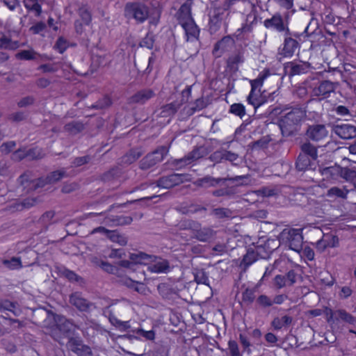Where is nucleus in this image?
Wrapping results in <instances>:
<instances>
[{
  "instance_id": "obj_1",
  "label": "nucleus",
  "mask_w": 356,
  "mask_h": 356,
  "mask_svg": "<svg viewBox=\"0 0 356 356\" xmlns=\"http://www.w3.org/2000/svg\"><path fill=\"white\" fill-rule=\"evenodd\" d=\"M284 114L279 120V127L284 137L294 136L300 129L302 122L306 117V111L302 107L296 106L286 108Z\"/></svg>"
},
{
  "instance_id": "obj_2",
  "label": "nucleus",
  "mask_w": 356,
  "mask_h": 356,
  "mask_svg": "<svg viewBox=\"0 0 356 356\" xmlns=\"http://www.w3.org/2000/svg\"><path fill=\"white\" fill-rule=\"evenodd\" d=\"M307 87L311 90L312 96L321 97L320 100L330 97L336 89V83L328 80L320 81L316 78H311L306 81Z\"/></svg>"
},
{
  "instance_id": "obj_3",
  "label": "nucleus",
  "mask_w": 356,
  "mask_h": 356,
  "mask_svg": "<svg viewBox=\"0 0 356 356\" xmlns=\"http://www.w3.org/2000/svg\"><path fill=\"white\" fill-rule=\"evenodd\" d=\"M280 243L289 245V248L297 252L302 250L303 236L301 229L285 228L278 235Z\"/></svg>"
},
{
  "instance_id": "obj_4",
  "label": "nucleus",
  "mask_w": 356,
  "mask_h": 356,
  "mask_svg": "<svg viewBox=\"0 0 356 356\" xmlns=\"http://www.w3.org/2000/svg\"><path fill=\"white\" fill-rule=\"evenodd\" d=\"M232 4V0H226L222 6L214 7L209 13V31L216 33L221 27L223 20L229 15L228 10Z\"/></svg>"
},
{
  "instance_id": "obj_5",
  "label": "nucleus",
  "mask_w": 356,
  "mask_h": 356,
  "mask_svg": "<svg viewBox=\"0 0 356 356\" xmlns=\"http://www.w3.org/2000/svg\"><path fill=\"white\" fill-rule=\"evenodd\" d=\"M124 17L134 19L138 24H142L149 17V8L143 2H128L124 6Z\"/></svg>"
},
{
  "instance_id": "obj_6",
  "label": "nucleus",
  "mask_w": 356,
  "mask_h": 356,
  "mask_svg": "<svg viewBox=\"0 0 356 356\" xmlns=\"http://www.w3.org/2000/svg\"><path fill=\"white\" fill-rule=\"evenodd\" d=\"M169 147L165 145L159 146L154 151L148 153L139 161V168L142 170H147L161 162L167 156Z\"/></svg>"
},
{
  "instance_id": "obj_7",
  "label": "nucleus",
  "mask_w": 356,
  "mask_h": 356,
  "mask_svg": "<svg viewBox=\"0 0 356 356\" xmlns=\"http://www.w3.org/2000/svg\"><path fill=\"white\" fill-rule=\"evenodd\" d=\"M169 147L165 145L159 146L154 151L148 153L139 161V168L142 170H147L161 162L167 156Z\"/></svg>"
},
{
  "instance_id": "obj_8",
  "label": "nucleus",
  "mask_w": 356,
  "mask_h": 356,
  "mask_svg": "<svg viewBox=\"0 0 356 356\" xmlns=\"http://www.w3.org/2000/svg\"><path fill=\"white\" fill-rule=\"evenodd\" d=\"M249 179V175L236 176L234 177H218L216 178L210 175H206L202 178H199L194 181V185L204 188H216L219 185H222L227 181H245Z\"/></svg>"
},
{
  "instance_id": "obj_9",
  "label": "nucleus",
  "mask_w": 356,
  "mask_h": 356,
  "mask_svg": "<svg viewBox=\"0 0 356 356\" xmlns=\"http://www.w3.org/2000/svg\"><path fill=\"white\" fill-rule=\"evenodd\" d=\"M209 154L208 148L204 145L196 146L181 159H175L172 165L176 169L182 168L192 163L199 160Z\"/></svg>"
},
{
  "instance_id": "obj_10",
  "label": "nucleus",
  "mask_w": 356,
  "mask_h": 356,
  "mask_svg": "<svg viewBox=\"0 0 356 356\" xmlns=\"http://www.w3.org/2000/svg\"><path fill=\"white\" fill-rule=\"evenodd\" d=\"M311 65L308 62H303L301 60L287 62L284 65V70L285 74L289 77L300 75L307 73Z\"/></svg>"
},
{
  "instance_id": "obj_11",
  "label": "nucleus",
  "mask_w": 356,
  "mask_h": 356,
  "mask_svg": "<svg viewBox=\"0 0 356 356\" xmlns=\"http://www.w3.org/2000/svg\"><path fill=\"white\" fill-rule=\"evenodd\" d=\"M67 346L77 356H92L90 347L83 344L82 340L78 337H70Z\"/></svg>"
},
{
  "instance_id": "obj_12",
  "label": "nucleus",
  "mask_w": 356,
  "mask_h": 356,
  "mask_svg": "<svg viewBox=\"0 0 356 356\" xmlns=\"http://www.w3.org/2000/svg\"><path fill=\"white\" fill-rule=\"evenodd\" d=\"M184 180V175L174 173L160 177L156 181V186L160 188L169 189L182 184Z\"/></svg>"
},
{
  "instance_id": "obj_13",
  "label": "nucleus",
  "mask_w": 356,
  "mask_h": 356,
  "mask_svg": "<svg viewBox=\"0 0 356 356\" xmlns=\"http://www.w3.org/2000/svg\"><path fill=\"white\" fill-rule=\"evenodd\" d=\"M327 130L324 124H312L306 131L307 137L315 142L321 141L327 137Z\"/></svg>"
},
{
  "instance_id": "obj_14",
  "label": "nucleus",
  "mask_w": 356,
  "mask_h": 356,
  "mask_svg": "<svg viewBox=\"0 0 356 356\" xmlns=\"http://www.w3.org/2000/svg\"><path fill=\"white\" fill-rule=\"evenodd\" d=\"M332 131L342 139L348 140L356 137V127L352 124H334Z\"/></svg>"
},
{
  "instance_id": "obj_15",
  "label": "nucleus",
  "mask_w": 356,
  "mask_h": 356,
  "mask_svg": "<svg viewBox=\"0 0 356 356\" xmlns=\"http://www.w3.org/2000/svg\"><path fill=\"white\" fill-rule=\"evenodd\" d=\"M67 176L68 175L64 169L55 170L49 173L45 178L39 179L35 186L42 187L46 184H54Z\"/></svg>"
},
{
  "instance_id": "obj_16",
  "label": "nucleus",
  "mask_w": 356,
  "mask_h": 356,
  "mask_svg": "<svg viewBox=\"0 0 356 356\" xmlns=\"http://www.w3.org/2000/svg\"><path fill=\"white\" fill-rule=\"evenodd\" d=\"M295 168L298 172H305L315 170L316 165L313 159L305 154H299L296 161Z\"/></svg>"
},
{
  "instance_id": "obj_17",
  "label": "nucleus",
  "mask_w": 356,
  "mask_h": 356,
  "mask_svg": "<svg viewBox=\"0 0 356 356\" xmlns=\"http://www.w3.org/2000/svg\"><path fill=\"white\" fill-rule=\"evenodd\" d=\"M156 95L154 91L150 88H145L140 90L134 94L129 98V103L144 104L150 99L154 97Z\"/></svg>"
},
{
  "instance_id": "obj_18",
  "label": "nucleus",
  "mask_w": 356,
  "mask_h": 356,
  "mask_svg": "<svg viewBox=\"0 0 356 356\" xmlns=\"http://www.w3.org/2000/svg\"><path fill=\"white\" fill-rule=\"evenodd\" d=\"M191 0H187L179 8L177 13V20L179 24L182 25L185 22L193 19L191 15Z\"/></svg>"
},
{
  "instance_id": "obj_19",
  "label": "nucleus",
  "mask_w": 356,
  "mask_h": 356,
  "mask_svg": "<svg viewBox=\"0 0 356 356\" xmlns=\"http://www.w3.org/2000/svg\"><path fill=\"white\" fill-rule=\"evenodd\" d=\"M70 302L81 312H88L92 305L91 302L83 298L79 293H74L70 295Z\"/></svg>"
},
{
  "instance_id": "obj_20",
  "label": "nucleus",
  "mask_w": 356,
  "mask_h": 356,
  "mask_svg": "<svg viewBox=\"0 0 356 356\" xmlns=\"http://www.w3.org/2000/svg\"><path fill=\"white\" fill-rule=\"evenodd\" d=\"M185 103L186 101L183 99V100H175L170 104L163 105L161 108L160 116L163 118L172 117Z\"/></svg>"
},
{
  "instance_id": "obj_21",
  "label": "nucleus",
  "mask_w": 356,
  "mask_h": 356,
  "mask_svg": "<svg viewBox=\"0 0 356 356\" xmlns=\"http://www.w3.org/2000/svg\"><path fill=\"white\" fill-rule=\"evenodd\" d=\"M216 232L210 227H202L201 224L197 229L193 237L201 242H209L216 235Z\"/></svg>"
},
{
  "instance_id": "obj_22",
  "label": "nucleus",
  "mask_w": 356,
  "mask_h": 356,
  "mask_svg": "<svg viewBox=\"0 0 356 356\" xmlns=\"http://www.w3.org/2000/svg\"><path fill=\"white\" fill-rule=\"evenodd\" d=\"M150 262H154L153 264L149 266V270L152 273H166L170 270V264L166 259L154 256L152 261H150Z\"/></svg>"
},
{
  "instance_id": "obj_23",
  "label": "nucleus",
  "mask_w": 356,
  "mask_h": 356,
  "mask_svg": "<svg viewBox=\"0 0 356 356\" xmlns=\"http://www.w3.org/2000/svg\"><path fill=\"white\" fill-rule=\"evenodd\" d=\"M299 47L298 42L293 38H284L283 48L280 54L284 57H291Z\"/></svg>"
},
{
  "instance_id": "obj_24",
  "label": "nucleus",
  "mask_w": 356,
  "mask_h": 356,
  "mask_svg": "<svg viewBox=\"0 0 356 356\" xmlns=\"http://www.w3.org/2000/svg\"><path fill=\"white\" fill-rule=\"evenodd\" d=\"M339 165L334 164L328 167H319V172L323 177V179L328 181H337L339 179Z\"/></svg>"
},
{
  "instance_id": "obj_25",
  "label": "nucleus",
  "mask_w": 356,
  "mask_h": 356,
  "mask_svg": "<svg viewBox=\"0 0 356 356\" xmlns=\"http://www.w3.org/2000/svg\"><path fill=\"white\" fill-rule=\"evenodd\" d=\"M264 25L266 29L273 28L278 32H282L284 29V22L280 13H276L271 18L265 19Z\"/></svg>"
},
{
  "instance_id": "obj_26",
  "label": "nucleus",
  "mask_w": 356,
  "mask_h": 356,
  "mask_svg": "<svg viewBox=\"0 0 356 356\" xmlns=\"http://www.w3.org/2000/svg\"><path fill=\"white\" fill-rule=\"evenodd\" d=\"M143 154V152L141 149H131L120 158V163L123 165H130L137 161Z\"/></svg>"
},
{
  "instance_id": "obj_27",
  "label": "nucleus",
  "mask_w": 356,
  "mask_h": 356,
  "mask_svg": "<svg viewBox=\"0 0 356 356\" xmlns=\"http://www.w3.org/2000/svg\"><path fill=\"white\" fill-rule=\"evenodd\" d=\"M223 187H221L218 189L213 190L211 191V195L213 197H226L228 198L234 197L237 191H236V187L232 186H229L225 185V183L222 184L221 185Z\"/></svg>"
},
{
  "instance_id": "obj_28",
  "label": "nucleus",
  "mask_w": 356,
  "mask_h": 356,
  "mask_svg": "<svg viewBox=\"0 0 356 356\" xmlns=\"http://www.w3.org/2000/svg\"><path fill=\"white\" fill-rule=\"evenodd\" d=\"M55 321L59 326L60 330H63L66 334L70 333L72 328H79L72 319H68L64 316L58 315L55 318Z\"/></svg>"
},
{
  "instance_id": "obj_29",
  "label": "nucleus",
  "mask_w": 356,
  "mask_h": 356,
  "mask_svg": "<svg viewBox=\"0 0 356 356\" xmlns=\"http://www.w3.org/2000/svg\"><path fill=\"white\" fill-rule=\"evenodd\" d=\"M258 259L259 258L256 254L254 249L248 248L247 250L246 254L243 257L239 266L243 269V271H246L248 268Z\"/></svg>"
},
{
  "instance_id": "obj_30",
  "label": "nucleus",
  "mask_w": 356,
  "mask_h": 356,
  "mask_svg": "<svg viewBox=\"0 0 356 356\" xmlns=\"http://www.w3.org/2000/svg\"><path fill=\"white\" fill-rule=\"evenodd\" d=\"M260 90H251L249 95L247 97V101L249 104L254 107V112L256 113L259 108L266 101L259 94Z\"/></svg>"
},
{
  "instance_id": "obj_31",
  "label": "nucleus",
  "mask_w": 356,
  "mask_h": 356,
  "mask_svg": "<svg viewBox=\"0 0 356 356\" xmlns=\"http://www.w3.org/2000/svg\"><path fill=\"white\" fill-rule=\"evenodd\" d=\"M154 257V255L148 254L147 253L143 252H138L137 253H130L129 254V259L131 260L135 266L137 264H143L146 265L150 261H152V259Z\"/></svg>"
},
{
  "instance_id": "obj_32",
  "label": "nucleus",
  "mask_w": 356,
  "mask_h": 356,
  "mask_svg": "<svg viewBox=\"0 0 356 356\" xmlns=\"http://www.w3.org/2000/svg\"><path fill=\"white\" fill-rule=\"evenodd\" d=\"M293 322V318L288 315H284L282 318L275 317L272 322L271 326L275 330H280L283 327H287L290 325Z\"/></svg>"
},
{
  "instance_id": "obj_33",
  "label": "nucleus",
  "mask_w": 356,
  "mask_h": 356,
  "mask_svg": "<svg viewBox=\"0 0 356 356\" xmlns=\"http://www.w3.org/2000/svg\"><path fill=\"white\" fill-rule=\"evenodd\" d=\"M122 173L121 168L113 167L101 175V180L104 182H111L120 177Z\"/></svg>"
},
{
  "instance_id": "obj_34",
  "label": "nucleus",
  "mask_w": 356,
  "mask_h": 356,
  "mask_svg": "<svg viewBox=\"0 0 356 356\" xmlns=\"http://www.w3.org/2000/svg\"><path fill=\"white\" fill-rule=\"evenodd\" d=\"M181 26L184 29L186 35H187L188 38H198L200 34V29L198 26L196 25L194 19H192L188 22H185V24Z\"/></svg>"
},
{
  "instance_id": "obj_35",
  "label": "nucleus",
  "mask_w": 356,
  "mask_h": 356,
  "mask_svg": "<svg viewBox=\"0 0 356 356\" xmlns=\"http://www.w3.org/2000/svg\"><path fill=\"white\" fill-rule=\"evenodd\" d=\"M349 192H350V191L347 189L346 186H343L342 188L334 186L327 190V196L328 197H338L346 200L348 197Z\"/></svg>"
},
{
  "instance_id": "obj_36",
  "label": "nucleus",
  "mask_w": 356,
  "mask_h": 356,
  "mask_svg": "<svg viewBox=\"0 0 356 356\" xmlns=\"http://www.w3.org/2000/svg\"><path fill=\"white\" fill-rule=\"evenodd\" d=\"M343 179L348 182L353 183L356 179V170L348 167H341L339 165V179Z\"/></svg>"
},
{
  "instance_id": "obj_37",
  "label": "nucleus",
  "mask_w": 356,
  "mask_h": 356,
  "mask_svg": "<svg viewBox=\"0 0 356 356\" xmlns=\"http://www.w3.org/2000/svg\"><path fill=\"white\" fill-rule=\"evenodd\" d=\"M231 42L230 36H225L220 40L218 41L213 47V54L219 57L222 52L226 49L229 43Z\"/></svg>"
},
{
  "instance_id": "obj_38",
  "label": "nucleus",
  "mask_w": 356,
  "mask_h": 356,
  "mask_svg": "<svg viewBox=\"0 0 356 356\" xmlns=\"http://www.w3.org/2000/svg\"><path fill=\"white\" fill-rule=\"evenodd\" d=\"M301 152L300 154H305L309 158L313 159V161H316L318 155H317V149L316 148L312 145L310 143H305L300 147Z\"/></svg>"
},
{
  "instance_id": "obj_39",
  "label": "nucleus",
  "mask_w": 356,
  "mask_h": 356,
  "mask_svg": "<svg viewBox=\"0 0 356 356\" xmlns=\"http://www.w3.org/2000/svg\"><path fill=\"white\" fill-rule=\"evenodd\" d=\"M339 319L352 325L356 323V318L345 309H337L335 311V321H339Z\"/></svg>"
},
{
  "instance_id": "obj_40",
  "label": "nucleus",
  "mask_w": 356,
  "mask_h": 356,
  "mask_svg": "<svg viewBox=\"0 0 356 356\" xmlns=\"http://www.w3.org/2000/svg\"><path fill=\"white\" fill-rule=\"evenodd\" d=\"M84 129V124L79 121H72L64 126V129L73 135H76L81 132Z\"/></svg>"
},
{
  "instance_id": "obj_41",
  "label": "nucleus",
  "mask_w": 356,
  "mask_h": 356,
  "mask_svg": "<svg viewBox=\"0 0 356 356\" xmlns=\"http://www.w3.org/2000/svg\"><path fill=\"white\" fill-rule=\"evenodd\" d=\"M78 15L85 25H89L92 21L90 9L87 5H82L78 10Z\"/></svg>"
},
{
  "instance_id": "obj_42",
  "label": "nucleus",
  "mask_w": 356,
  "mask_h": 356,
  "mask_svg": "<svg viewBox=\"0 0 356 356\" xmlns=\"http://www.w3.org/2000/svg\"><path fill=\"white\" fill-rule=\"evenodd\" d=\"M109 220L115 226H124L130 225L133 221V218L128 216H112L109 218Z\"/></svg>"
},
{
  "instance_id": "obj_43",
  "label": "nucleus",
  "mask_w": 356,
  "mask_h": 356,
  "mask_svg": "<svg viewBox=\"0 0 356 356\" xmlns=\"http://www.w3.org/2000/svg\"><path fill=\"white\" fill-rule=\"evenodd\" d=\"M157 289L159 294L165 299L170 300L172 298L173 295L175 294L174 289L166 283L159 284Z\"/></svg>"
},
{
  "instance_id": "obj_44",
  "label": "nucleus",
  "mask_w": 356,
  "mask_h": 356,
  "mask_svg": "<svg viewBox=\"0 0 356 356\" xmlns=\"http://www.w3.org/2000/svg\"><path fill=\"white\" fill-rule=\"evenodd\" d=\"M271 138L270 136H264L261 137L260 139L255 140L252 143H251L249 146L252 149H261L267 148L269 143L270 142Z\"/></svg>"
},
{
  "instance_id": "obj_45",
  "label": "nucleus",
  "mask_w": 356,
  "mask_h": 356,
  "mask_svg": "<svg viewBox=\"0 0 356 356\" xmlns=\"http://www.w3.org/2000/svg\"><path fill=\"white\" fill-rule=\"evenodd\" d=\"M268 244H269V243ZM253 249L259 259H268L272 253L268 245H265L264 243L257 245Z\"/></svg>"
},
{
  "instance_id": "obj_46",
  "label": "nucleus",
  "mask_w": 356,
  "mask_h": 356,
  "mask_svg": "<svg viewBox=\"0 0 356 356\" xmlns=\"http://www.w3.org/2000/svg\"><path fill=\"white\" fill-rule=\"evenodd\" d=\"M39 202L36 197L26 198L19 203H16L15 208L18 211H22L24 209H29L35 205Z\"/></svg>"
},
{
  "instance_id": "obj_47",
  "label": "nucleus",
  "mask_w": 356,
  "mask_h": 356,
  "mask_svg": "<svg viewBox=\"0 0 356 356\" xmlns=\"http://www.w3.org/2000/svg\"><path fill=\"white\" fill-rule=\"evenodd\" d=\"M61 275L65 277L66 279H67L71 282H78V283H83L84 280L83 279L78 275L76 273H75L74 271L70 270L67 268H64L61 271Z\"/></svg>"
},
{
  "instance_id": "obj_48",
  "label": "nucleus",
  "mask_w": 356,
  "mask_h": 356,
  "mask_svg": "<svg viewBox=\"0 0 356 356\" xmlns=\"http://www.w3.org/2000/svg\"><path fill=\"white\" fill-rule=\"evenodd\" d=\"M200 223L196 220L191 219L184 220L180 222V229L183 230H191L194 234L197 229L200 227Z\"/></svg>"
},
{
  "instance_id": "obj_49",
  "label": "nucleus",
  "mask_w": 356,
  "mask_h": 356,
  "mask_svg": "<svg viewBox=\"0 0 356 356\" xmlns=\"http://www.w3.org/2000/svg\"><path fill=\"white\" fill-rule=\"evenodd\" d=\"M255 289L247 288L242 293V302L246 305H250L255 300Z\"/></svg>"
},
{
  "instance_id": "obj_50",
  "label": "nucleus",
  "mask_w": 356,
  "mask_h": 356,
  "mask_svg": "<svg viewBox=\"0 0 356 356\" xmlns=\"http://www.w3.org/2000/svg\"><path fill=\"white\" fill-rule=\"evenodd\" d=\"M195 281L197 284L209 285V277L204 269H196L194 273Z\"/></svg>"
},
{
  "instance_id": "obj_51",
  "label": "nucleus",
  "mask_w": 356,
  "mask_h": 356,
  "mask_svg": "<svg viewBox=\"0 0 356 356\" xmlns=\"http://www.w3.org/2000/svg\"><path fill=\"white\" fill-rule=\"evenodd\" d=\"M244 61V58L242 54L238 53L237 54L230 57L228 60V66L230 69L234 71H236L238 70L237 65L239 63H242Z\"/></svg>"
},
{
  "instance_id": "obj_52",
  "label": "nucleus",
  "mask_w": 356,
  "mask_h": 356,
  "mask_svg": "<svg viewBox=\"0 0 356 356\" xmlns=\"http://www.w3.org/2000/svg\"><path fill=\"white\" fill-rule=\"evenodd\" d=\"M38 54L33 50H22L16 54L18 59L31 60H35Z\"/></svg>"
},
{
  "instance_id": "obj_53",
  "label": "nucleus",
  "mask_w": 356,
  "mask_h": 356,
  "mask_svg": "<svg viewBox=\"0 0 356 356\" xmlns=\"http://www.w3.org/2000/svg\"><path fill=\"white\" fill-rule=\"evenodd\" d=\"M252 31V24H245L242 26L241 28L237 29V31L234 33V36L236 38L237 40H243L244 39V36L245 34L250 33Z\"/></svg>"
},
{
  "instance_id": "obj_54",
  "label": "nucleus",
  "mask_w": 356,
  "mask_h": 356,
  "mask_svg": "<svg viewBox=\"0 0 356 356\" xmlns=\"http://www.w3.org/2000/svg\"><path fill=\"white\" fill-rule=\"evenodd\" d=\"M154 35L152 32H148L146 36L140 42L139 46L152 49L154 43Z\"/></svg>"
},
{
  "instance_id": "obj_55",
  "label": "nucleus",
  "mask_w": 356,
  "mask_h": 356,
  "mask_svg": "<svg viewBox=\"0 0 356 356\" xmlns=\"http://www.w3.org/2000/svg\"><path fill=\"white\" fill-rule=\"evenodd\" d=\"M17 47V42L13 43L10 38L1 33L0 37V49H15Z\"/></svg>"
},
{
  "instance_id": "obj_56",
  "label": "nucleus",
  "mask_w": 356,
  "mask_h": 356,
  "mask_svg": "<svg viewBox=\"0 0 356 356\" xmlns=\"http://www.w3.org/2000/svg\"><path fill=\"white\" fill-rule=\"evenodd\" d=\"M229 112L242 118L245 115V108L242 104H233L230 106Z\"/></svg>"
},
{
  "instance_id": "obj_57",
  "label": "nucleus",
  "mask_w": 356,
  "mask_h": 356,
  "mask_svg": "<svg viewBox=\"0 0 356 356\" xmlns=\"http://www.w3.org/2000/svg\"><path fill=\"white\" fill-rule=\"evenodd\" d=\"M15 303L8 300H0V313L5 312H10L15 314L14 309H15Z\"/></svg>"
},
{
  "instance_id": "obj_58",
  "label": "nucleus",
  "mask_w": 356,
  "mask_h": 356,
  "mask_svg": "<svg viewBox=\"0 0 356 356\" xmlns=\"http://www.w3.org/2000/svg\"><path fill=\"white\" fill-rule=\"evenodd\" d=\"M92 159V156L90 155H86L83 156H79L74 159L72 161V166L78 168L85 164L89 163Z\"/></svg>"
},
{
  "instance_id": "obj_59",
  "label": "nucleus",
  "mask_w": 356,
  "mask_h": 356,
  "mask_svg": "<svg viewBox=\"0 0 356 356\" xmlns=\"http://www.w3.org/2000/svg\"><path fill=\"white\" fill-rule=\"evenodd\" d=\"M256 302L261 308H267L273 305L272 298L264 294L259 296Z\"/></svg>"
},
{
  "instance_id": "obj_60",
  "label": "nucleus",
  "mask_w": 356,
  "mask_h": 356,
  "mask_svg": "<svg viewBox=\"0 0 356 356\" xmlns=\"http://www.w3.org/2000/svg\"><path fill=\"white\" fill-rule=\"evenodd\" d=\"M3 264L9 269H18L22 267V263L19 258L12 257L10 259H4Z\"/></svg>"
},
{
  "instance_id": "obj_61",
  "label": "nucleus",
  "mask_w": 356,
  "mask_h": 356,
  "mask_svg": "<svg viewBox=\"0 0 356 356\" xmlns=\"http://www.w3.org/2000/svg\"><path fill=\"white\" fill-rule=\"evenodd\" d=\"M212 212L218 218H229L232 216V211L227 208H216Z\"/></svg>"
},
{
  "instance_id": "obj_62",
  "label": "nucleus",
  "mask_w": 356,
  "mask_h": 356,
  "mask_svg": "<svg viewBox=\"0 0 356 356\" xmlns=\"http://www.w3.org/2000/svg\"><path fill=\"white\" fill-rule=\"evenodd\" d=\"M110 321L113 325L119 328L121 331H126L130 328L129 321H121L115 317L110 318Z\"/></svg>"
},
{
  "instance_id": "obj_63",
  "label": "nucleus",
  "mask_w": 356,
  "mask_h": 356,
  "mask_svg": "<svg viewBox=\"0 0 356 356\" xmlns=\"http://www.w3.org/2000/svg\"><path fill=\"white\" fill-rule=\"evenodd\" d=\"M43 155L40 149L32 148L26 150V158L29 160H37L42 158Z\"/></svg>"
},
{
  "instance_id": "obj_64",
  "label": "nucleus",
  "mask_w": 356,
  "mask_h": 356,
  "mask_svg": "<svg viewBox=\"0 0 356 356\" xmlns=\"http://www.w3.org/2000/svg\"><path fill=\"white\" fill-rule=\"evenodd\" d=\"M207 102L203 98H199L195 102V106L190 108L189 115H193L195 111H200L207 107Z\"/></svg>"
}]
</instances>
